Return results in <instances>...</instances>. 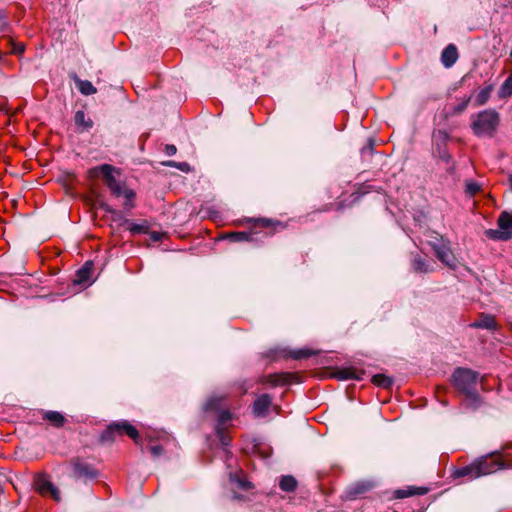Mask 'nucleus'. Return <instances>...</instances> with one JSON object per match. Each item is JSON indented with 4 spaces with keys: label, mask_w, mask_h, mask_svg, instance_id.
Wrapping results in <instances>:
<instances>
[{
    "label": "nucleus",
    "mask_w": 512,
    "mask_h": 512,
    "mask_svg": "<svg viewBox=\"0 0 512 512\" xmlns=\"http://www.w3.org/2000/svg\"><path fill=\"white\" fill-rule=\"evenodd\" d=\"M114 172H116V169L113 166L103 164L92 168L89 174L91 177H101L114 197L124 198L123 207L125 210L130 211L135 206L134 200L136 194L132 189L128 188L125 183L118 181L114 176Z\"/></svg>",
    "instance_id": "f257e3e1"
},
{
    "label": "nucleus",
    "mask_w": 512,
    "mask_h": 512,
    "mask_svg": "<svg viewBox=\"0 0 512 512\" xmlns=\"http://www.w3.org/2000/svg\"><path fill=\"white\" fill-rule=\"evenodd\" d=\"M114 172H116V169L113 166L103 164L92 168L89 174L91 177H101L114 197L124 198L123 207L125 210L130 211L135 206L134 200L136 194L132 189L128 188L125 183L118 181L114 176Z\"/></svg>",
    "instance_id": "f03ea898"
},
{
    "label": "nucleus",
    "mask_w": 512,
    "mask_h": 512,
    "mask_svg": "<svg viewBox=\"0 0 512 512\" xmlns=\"http://www.w3.org/2000/svg\"><path fill=\"white\" fill-rule=\"evenodd\" d=\"M247 222L250 224L248 232H232L226 238L232 242L252 241L254 235L263 233L265 236H272L287 228V223L270 218H250Z\"/></svg>",
    "instance_id": "7ed1b4c3"
},
{
    "label": "nucleus",
    "mask_w": 512,
    "mask_h": 512,
    "mask_svg": "<svg viewBox=\"0 0 512 512\" xmlns=\"http://www.w3.org/2000/svg\"><path fill=\"white\" fill-rule=\"evenodd\" d=\"M454 387L465 395L469 406L474 408L480 405V396L477 393L478 373L465 368H457L452 375Z\"/></svg>",
    "instance_id": "20e7f679"
},
{
    "label": "nucleus",
    "mask_w": 512,
    "mask_h": 512,
    "mask_svg": "<svg viewBox=\"0 0 512 512\" xmlns=\"http://www.w3.org/2000/svg\"><path fill=\"white\" fill-rule=\"evenodd\" d=\"M499 122V114L495 110H484L474 117L471 128L478 137H491L497 130Z\"/></svg>",
    "instance_id": "39448f33"
},
{
    "label": "nucleus",
    "mask_w": 512,
    "mask_h": 512,
    "mask_svg": "<svg viewBox=\"0 0 512 512\" xmlns=\"http://www.w3.org/2000/svg\"><path fill=\"white\" fill-rule=\"evenodd\" d=\"M127 435L136 444L140 442V436L137 429L128 421H119L111 423L101 434V442H112L117 436Z\"/></svg>",
    "instance_id": "423d86ee"
},
{
    "label": "nucleus",
    "mask_w": 512,
    "mask_h": 512,
    "mask_svg": "<svg viewBox=\"0 0 512 512\" xmlns=\"http://www.w3.org/2000/svg\"><path fill=\"white\" fill-rule=\"evenodd\" d=\"M429 243L439 261L451 269L456 268V258L449 246L448 241L444 240V238L437 232H433L432 240H430Z\"/></svg>",
    "instance_id": "0eeeda50"
},
{
    "label": "nucleus",
    "mask_w": 512,
    "mask_h": 512,
    "mask_svg": "<svg viewBox=\"0 0 512 512\" xmlns=\"http://www.w3.org/2000/svg\"><path fill=\"white\" fill-rule=\"evenodd\" d=\"M499 229H488L485 234L489 239L507 241L512 238V213L502 212L497 220Z\"/></svg>",
    "instance_id": "6e6552de"
},
{
    "label": "nucleus",
    "mask_w": 512,
    "mask_h": 512,
    "mask_svg": "<svg viewBox=\"0 0 512 512\" xmlns=\"http://www.w3.org/2000/svg\"><path fill=\"white\" fill-rule=\"evenodd\" d=\"M476 462L480 476L492 474L510 465L506 463V460L503 459V454L500 452L481 457Z\"/></svg>",
    "instance_id": "1a4fd4ad"
},
{
    "label": "nucleus",
    "mask_w": 512,
    "mask_h": 512,
    "mask_svg": "<svg viewBox=\"0 0 512 512\" xmlns=\"http://www.w3.org/2000/svg\"><path fill=\"white\" fill-rule=\"evenodd\" d=\"M33 488L43 497L50 496L57 502L61 499L60 491L51 482L50 476L46 473H37L34 475Z\"/></svg>",
    "instance_id": "9d476101"
},
{
    "label": "nucleus",
    "mask_w": 512,
    "mask_h": 512,
    "mask_svg": "<svg viewBox=\"0 0 512 512\" xmlns=\"http://www.w3.org/2000/svg\"><path fill=\"white\" fill-rule=\"evenodd\" d=\"M70 465L73 468L74 474L78 478L92 479L97 477V470L83 459L76 457L71 459Z\"/></svg>",
    "instance_id": "9b49d317"
},
{
    "label": "nucleus",
    "mask_w": 512,
    "mask_h": 512,
    "mask_svg": "<svg viewBox=\"0 0 512 512\" xmlns=\"http://www.w3.org/2000/svg\"><path fill=\"white\" fill-rule=\"evenodd\" d=\"M297 376L293 373L280 372L263 376L260 382L272 387L285 386L296 381Z\"/></svg>",
    "instance_id": "f8f14e48"
},
{
    "label": "nucleus",
    "mask_w": 512,
    "mask_h": 512,
    "mask_svg": "<svg viewBox=\"0 0 512 512\" xmlns=\"http://www.w3.org/2000/svg\"><path fill=\"white\" fill-rule=\"evenodd\" d=\"M39 413L41 419L54 428H61L67 423L66 417L58 411L40 410Z\"/></svg>",
    "instance_id": "ddd939ff"
},
{
    "label": "nucleus",
    "mask_w": 512,
    "mask_h": 512,
    "mask_svg": "<svg viewBox=\"0 0 512 512\" xmlns=\"http://www.w3.org/2000/svg\"><path fill=\"white\" fill-rule=\"evenodd\" d=\"M272 403V399L268 394H262L254 401L253 404V412L256 416H264L266 415L270 405Z\"/></svg>",
    "instance_id": "4468645a"
},
{
    "label": "nucleus",
    "mask_w": 512,
    "mask_h": 512,
    "mask_svg": "<svg viewBox=\"0 0 512 512\" xmlns=\"http://www.w3.org/2000/svg\"><path fill=\"white\" fill-rule=\"evenodd\" d=\"M458 59V50L454 44H449L441 54L442 64L446 68L452 67Z\"/></svg>",
    "instance_id": "2eb2a0df"
},
{
    "label": "nucleus",
    "mask_w": 512,
    "mask_h": 512,
    "mask_svg": "<svg viewBox=\"0 0 512 512\" xmlns=\"http://www.w3.org/2000/svg\"><path fill=\"white\" fill-rule=\"evenodd\" d=\"M478 469L479 468L477 466V462L474 461L473 463H471L469 465H466L464 467L457 469L454 472V476L457 478L467 477L468 479H475V478L480 477Z\"/></svg>",
    "instance_id": "dca6fc26"
},
{
    "label": "nucleus",
    "mask_w": 512,
    "mask_h": 512,
    "mask_svg": "<svg viewBox=\"0 0 512 512\" xmlns=\"http://www.w3.org/2000/svg\"><path fill=\"white\" fill-rule=\"evenodd\" d=\"M74 122L77 129L81 132L89 131L93 127V121L81 110L75 113Z\"/></svg>",
    "instance_id": "f3484780"
},
{
    "label": "nucleus",
    "mask_w": 512,
    "mask_h": 512,
    "mask_svg": "<svg viewBox=\"0 0 512 512\" xmlns=\"http://www.w3.org/2000/svg\"><path fill=\"white\" fill-rule=\"evenodd\" d=\"M92 271L93 264L91 262H86L84 266L77 271L74 282L76 284H85L89 282L91 279Z\"/></svg>",
    "instance_id": "a211bd4d"
},
{
    "label": "nucleus",
    "mask_w": 512,
    "mask_h": 512,
    "mask_svg": "<svg viewBox=\"0 0 512 512\" xmlns=\"http://www.w3.org/2000/svg\"><path fill=\"white\" fill-rule=\"evenodd\" d=\"M74 80H75V84L81 94L88 96V95L95 94L97 92V89L94 87V85L90 81L82 80L78 77H75Z\"/></svg>",
    "instance_id": "6ab92c4d"
},
{
    "label": "nucleus",
    "mask_w": 512,
    "mask_h": 512,
    "mask_svg": "<svg viewBox=\"0 0 512 512\" xmlns=\"http://www.w3.org/2000/svg\"><path fill=\"white\" fill-rule=\"evenodd\" d=\"M297 480L291 475L282 476L279 480V487L282 491L293 492L297 488Z\"/></svg>",
    "instance_id": "aec40b11"
},
{
    "label": "nucleus",
    "mask_w": 512,
    "mask_h": 512,
    "mask_svg": "<svg viewBox=\"0 0 512 512\" xmlns=\"http://www.w3.org/2000/svg\"><path fill=\"white\" fill-rule=\"evenodd\" d=\"M473 327L495 330L497 328L496 320L491 315H484L478 321L473 323Z\"/></svg>",
    "instance_id": "412c9836"
},
{
    "label": "nucleus",
    "mask_w": 512,
    "mask_h": 512,
    "mask_svg": "<svg viewBox=\"0 0 512 512\" xmlns=\"http://www.w3.org/2000/svg\"><path fill=\"white\" fill-rule=\"evenodd\" d=\"M493 87L492 85H488L482 89L476 94L475 96V105L481 106L484 105L490 98L492 93Z\"/></svg>",
    "instance_id": "4be33fe9"
},
{
    "label": "nucleus",
    "mask_w": 512,
    "mask_h": 512,
    "mask_svg": "<svg viewBox=\"0 0 512 512\" xmlns=\"http://www.w3.org/2000/svg\"><path fill=\"white\" fill-rule=\"evenodd\" d=\"M427 492V489L422 487H410L408 489H400L396 491L397 498H406L413 495H424Z\"/></svg>",
    "instance_id": "5701e85b"
},
{
    "label": "nucleus",
    "mask_w": 512,
    "mask_h": 512,
    "mask_svg": "<svg viewBox=\"0 0 512 512\" xmlns=\"http://www.w3.org/2000/svg\"><path fill=\"white\" fill-rule=\"evenodd\" d=\"M371 381L374 385L384 389L390 388L393 384L392 378L385 374H376L372 377Z\"/></svg>",
    "instance_id": "b1692460"
},
{
    "label": "nucleus",
    "mask_w": 512,
    "mask_h": 512,
    "mask_svg": "<svg viewBox=\"0 0 512 512\" xmlns=\"http://www.w3.org/2000/svg\"><path fill=\"white\" fill-rule=\"evenodd\" d=\"M498 96L501 99L509 98L512 96V73L501 85Z\"/></svg>",
    "instance_id": "393cba45"
},
{
    "label": "nucleus",
    "mask_w": 512,
    "mask_h": 512,
    "mask_svg": "<svg viewBox=\"0 0 512 512\" xmlns=\"http://www.w3.org/2000/svg\"><path fill=\"white\" fill-rule=\"evenodd\" d=\"M412 268L415 272L419 273H428L431 271L428 263L420 256H417L412 260Z\"/></svg>",
    "instance_id": "a878e982"
},
{
    "label": "nucleus",
    "mask_w": 512,
    "mask_h": 512,
    "mask_svg": "<svg viewBox=\"0 0 512 512\" xmlns=\"http://www.w3.org/2000/svg\"><path fill=\"white\" fill-rule=\"evenodd\" d=\"M216 434L223 446L228 447L231 444L232 438L225 427H216Z\"/></svg>",
    "instance_id": "bb28decb"
},
{
    "label": "nucleus",
    "mask_w": 512,
    "mask_h": 512,
    "mask_svg": "<svg viewBox=\"0 0 512 512\" xmlns=\"http://www.w3.org/2000/svg\"><path fill=\"white\" fill-rule=\"evenodd\" d=\"M337 378L342 380L360 379L356 372L352 369H342L336 373Z\"/></svg>",
    "instance_id": "cd10ccee"
},
{
    "label": "nucleus",
    "mask_w": 512,
    "mask_h": 512,
    "mask_svg": "<svg viewBox=\"0 0 512 512\" xmlns=\"http://www.w3.org/2000/svg\"><path fill=\"white\" fill-rule=\"evenodd\" d=\"M232 419V414L227 411L223 410L218 415V425L217 427H225V424L228 423Z\"/></svg>",
    "instance_id": "c85d7f7f"
},
{
    "label": "nucleus",
    "mask_w": 512,
    "mask_h": 512,
    "mask_svg": "<svg viewBox=\"0 0 512 512\" xmlns=\"http://www.w3.org/2000/svg\"><path fill=\"white\" fill-rule=\"evenodd\" d=\"M314 354H315V352L310 349H299V350L293 351L292 357L294 359H305Z\"/></svg>",
    "instance_id": "c756f323"
},
{
    "label": "nucleus",
    "mask_w": 512,
    "mask_h": 512,
    "mask_svg": "<svg viewBox=\"0 0 512 512\" xmlns=\"http://www.w3.org/2000/svg\"><path fill=\"white\" fill-rule=\"evenodd\" d=\"M126 223L129 225L128 229L133 235L146 233L147 231V227L145 225L130 223L128 220L126 221Z\"/></svg>",
    "instance_id": "7c9ffc66"
},
{
    "label": "nucleus",
    "mask_w": 512,
    "mask_h": 512,
    "mask_svg": "<svg viewBox=\"0 0 512 512\" xmlns=\"http://www.w3.org/2000/svg\"><path fill=\"white\" fill-rule=\"evenodd\" d=\"M481 189V186L475 181H468L466 183V193L470 196L476 195Z\"/></svg>",
    "instance_id": "2f4dec72"
},
{
    "label": "nucleus",
    "mask_w": 512,
    "mask_h": 512,
    "mask_svg": "<svg viewBox=\"0 0 512 512\" xmlns=\"http://www.w3.org/2000/svg\"><path fill=\"white\" fill-rule=\"evenodd\" d=\"M469 102H470V97L463 98L458 104H456L453 107V114L462 113L468 107Z\"/></svg>",
    "instance_id": "473e14b6"
},
{
    "label": "nucleus",
    "mask_w": 512,
    "mask_h": 512,
    "mask_svg": "<svg viewBox=\"0 0 512 512\" xmlns=\"http://www.w3.org/2000/svg\"><path fill=\"white\" fill-rule=\"evenodd\" d=\"M147 450L152 454L154 457L161 456L164 453V449L160 445L156 444H150L147 446Z\"/></svg>",
    "instance_id": "72a5a7b5"
},
{
    "label": "nucleus",
    "mask_w": 512,
    "mask_h": 512,
    "mask_svg": "<svg viewBox=\"0 0 512 512\" xmlns=\"http://www.w3.org/2000/svg\"><path fill=\"white\" fill-rule=\"evenodd\" d=\"M220 401H221V399H218V398H210L206 403V409L207 410L216 409L219 406Z\"/></svg>",
    "instance_id": "f704fd0d"
},
{
    "label": "nucleus",
    "mask_w": 512,
    "mask_h": 512,
    "mask_svg": "<svg viewBox=\"0 0 512 512\" xmlns=\"http://www.w3.org/2000/svg\"><path fill=\"white\" fill-rule=\"evenodd\" d=\"M25 50V45L23 43H12L11 52L14 54H22Z\"/></svg>",
    "instance_id": "c9c22d12"
},
{
    "label": "nucleus",
    "mask_w": 512,
    "mask_h": 512,
    "mask_svg": "<svg viewBox=\"0 0 512 512\" xmlns=\"http://www.w3.org/2000/svg\"><path fill=\"white\" fill-rule=\"evenodd\" d=\"M176 146L174 145H166L165 147V152L168 156H172V155H175L176 154Z\"/></svg>",
    "instance_id": "e433bc0d"
},
{
    "label": "nucleus",
    "mask_w": 512,
    "mask_h": 512,
    "mask_svg": "<svg viewBox=\"0 0 512 512\" xmlns=\"http://www.w3.org/2000/svg\"><path fill=\"white\" fill-rule=\"evenodd\" d=\"M239 486L242 489H249L250 488V483L245 481V480H239Z\"/></svg>",
    "instance_id": "4c0bfd02"
},
{
    "label": "nucleus",
    "mask_w": 512,
    "mask_h": 512,
    "mask_svg": "<svg viewBox=\"0 0 512 512\" xmlns=\"http://www.w3.org/2000/svg\"><path fill=\"white\" fill-rule=\"evenodd\" d=\"M152 239L157 241V240H159V236L156 233H154L152 236Z\"/></svg>",
    "instance_id": "58836bf2"
},
{
    "label": "nucleus",
    "mask_w": 512,
    "mask_h": 512,
    "mask_svg": "<svg viewBox=\"0 0 512 512\" xmlns=\"http://www.w3.org/2000/svg\"><path fill=\"white\" fill-rule=\"evenodd\" d=\"M509 184H510V187H511V190H512V174L509 176Z\"/></svg>",
    "instance_id": "ea45409f"
},
{
    "label": "nucleus",
    "mask_w": 512,
    "mask_h": 512,
    "mask_svg": "<svg viewBox=\"0 0 512 512\" xmlns=\"http://www.w3.org/2000/svg\"><path fill=\"white\" fill-rule=\"evenodd\" d=\"M508 448H512V445H507V446L503 447V452H505Z\"/></svg>",
    "instance_id": "a19ab883"
},
{
    "label": "nucleus",
    "mask_w": 512,
    "mask_h": 512,
    "mask_svg": "<svg viewBox=\"0 0 512 512\" xmlns=\"http://www.w3.org/2000/svg\"><path fill=\"white\" fill-rule=\"evenodd\" d=\"M168 165H169V166H174V167H175V166H177V165H176L175 163H173V162H169V163H168Z\"/></svg>",
    "instance_id": "79ce46f5"
},
{
    "label": "nucleus",
    "mask_w": 512,
    "mask_h": 512,
    "mask_svg": "<svg viewBox=\"0 0 512 512\" xmlns=\"http://www.w3.org/2000/svg\"><path fill=\"white\" fill-rule=\"evenodd\" d=\"M184 166H187V163H183ZM178 167L182 169V164H180Z\"/></svg>",
    "instance_id": "37998d69"
}]
</instances>
